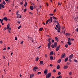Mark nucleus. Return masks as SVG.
I'll return each instance as SVG.
<instances>
[{"label":"nucleus","mask_w":78,"mask_h":78,"mask_svg":"<svg viewBox=\"0 0 78 78\" xmlns=\"http://www.w3.org/2000/svg\"><path fill=\"white\" fill-rule=\"evenodd\" d=\"M54 45L55 47H57V42H56L54 43Z\"/></svg>","instance_id":"9d476101"},{"label":"nucleus","mask_w":78,"mask_h":78,"mask_svg":"<svg viewBox=\"0 0 78 78\" xmlns=\"http://www.w3.org/2000/svg\"><path fill=\"white\" fill-rule=\"evenodd\" d=\"M56 28H58V25H56Z\"/></svg>","instance_id":"603ef678"},{"label":"nucleus","mask_w":78,"mask_h":78,"mask_svg":"<svg viewBox=\"0 0 78 78\" xmlns=\"http://www.w3.org/2000/svg\"><path fill=\"white\" fill-rule=\"evenodd\" d=\"M67 44L68 45H70L72 44V43H71L70 42H67Z\"/></svg>","instance_id":"5701e85b"},{"label":"nucleus","mask_w":78,"mask_h":78,"mask_svg":"<svg viewBox=\"0 0 78 78\" xmlns=\"http://www.w3.org/2000/svg\"><path fill=\"white\" fill-rule=\"evenodd\" d=\"M27 2H26L24 4L25 7H26V6H27Z\"/></svg>","instance_id":"cd10ccee"},{"label":"nucleus","mask_w":78,"mask_h":78,"mask_svg":"<svg viewBox=\"0 0 78 78\" xmlns=\"http://www.w3.org/2000/svg\"><path fill=\"white\" fill-rule=\"evenodd\" d=\"M51 45V44H50V43H48V49H50V48Z\"/></svg>","instance_id":"423d86ee"},{"label":"nucleus","mask_w":78,"mask_h":78,"mask_svg":"<svg viewBox=\"0 0 78 78\" xmlns=\"http://www.w3.org/2000/svg\"><path fill=\"white\" fill-rule=\"evenodd\" d=\"M49 15H50V16H53V15H54V14H53V13H51V14H50Z\"/></svg>","instance_id":"72a5a7b5"},{"label":"nucleus","mask_w":78,"mask_h":78,"mask_svg":"<svg viewBox=\"0 0 78 78\" xmlns=\"http://www.w3.org/2000/svg\"><path fill=\"white\" fill-rule=\"evenodd\" d=\"M50 21L51 22H52V21H53V20H52V17L51 16L50 17Z\"/></svg>","instance_id":"412c9836"},{"label":"nucleus","mask_w":78,"mask_h":78,"mask_svg":"<svg viewBox=\"0 0 78 78\" xmlns=\"http://www.w3.org/2000/svg\"><path fill=\"white\" fill-rule=\"evenodd\" d=\"M3 50H6V48L3 49Z\"/></svg>","instance_id":"338daca9"},{"label":"nucleus","mask_w":78,"mask_h":78,"mask_svg":"<svg viewBox=\"0 0 78 78\" xmlns=\"http://www.w3.org/2000/svg\"><path fill=\"white\" fill-rule=\"evenodd\" d=\"M73 54L69 56V59H72L73 58Z\"/></svg>","instance_id":"20e7f679"},{"label":"nucleus","mask_w":78,"mask_h":78,"mask_svg":"<svg viewBox=\"0 0 78 78\" xmlns=\"http://www.w3.org/2000/svg\"><path fill=\"white\" fill-rule=\"evenodd\" d=\"M65 47H66V48H67V47H68V44H65Z\"/></svg>","instance_id":"c756f323"},{"label":"nucleus","mask_w":78,"mask_h":78,"mask_svg":"<svg viewBox=\"0 0 78 78\" xmlns=\"http://www.w3.org/2000/svg\"><path fill=\"white\" fill-rule=\"evenodd\" d=\"M51 73H48L47 75H46V78H49L50 76H51Z\"/></svg>","instance_id":"f257e3e1"},{"label":"nucleus","mask_w":78,"mask_h":78,"mask_svg":"<svg viewBox=\"0 0 78 78\" xmlns=\"http://www.w3.org/2000/svg\"><path fill=\"white\" fill-rule=\"evenodd\" d=\"M18 13H19V11H17L16 12V15L17 16L18 15H19V14H18Z\"/></svg>","instance_id":"a19ab883"},{"label":"nucleus","mask_w":78,"mask_h":78,"mask_svg":"<svg viewBox=\"0 0 78 78\" xmlns=\"http://www.w3.org/2000/svg\"><path fill=\"white\" fill-rule=\"evenodd\" d=\"M1 6L2 8H5V6L2 4L1 5Z\"/></svg>","instance_id":"bb28decb"},{"label":"nucleus","mask_w":78,"mask_h":78,"mask_svg":"<svg viewBox=\"0 0 78 78\" xmlns=\"http://www.w3.org/2000/svg\"><path fill=\"white\" fill-rule=\"evenodd\" d=\"M39 60V58L38 57H37L36 58V61H37Z\"/></svg>","instance_id":"473e14b6"},{"label":"nucleus","mask_w":78,"mask_h":78,"mask_svg":"<svg viewBox=\"0 0 78 78\" xmlns=\"http://www.w3.org/2000/svg\"><path fill=\"white\" fill-rule=\"evenodd\" d=\"M20 5H23V3H22V2H20Z\"/></svg>","instance_id":"09e8293b"},{"label":"nucleus","mask_w":78,"mask_h":78,"mask_svg":"<svg viewBox=\"0 0 78 78\" xmlns=\"http://www.w3.org/2000/svg\"><path fill=\"white\" fill-rule=\"evenodd\" d=\"M69 74L70 75H72V73H69Z\"/></svg>","instance_id":"6e6d98bb"},{"label":"nucleus","mask_w":78,"mask_h":78,"mask_svg":"<svg viewBox=\"0 0 78 78\" xmlns=\"http://www.w3.org/2000/svg\"><path fill=\"white\" fill-rule=\"evenodd\" d=\"M57 21H56V20H55V21H54V22H55V23H57Z\"/></svg>","instance_id":"13d9d810"},{"label":"nucleus","mask_w":78,"mask_h":78,"mask_svg":"<svg viewBox=\"0 0 78 78\" xmlns=\"http://www.w3.org/2000/svg\"><path fill=\"white\" fill-rule=\"evenodd\" d=\"M67 68H68V66H64V69H67Z\"/></svg>","instance_id":"a211bd4d"},{"label":"nucleus","mask_w":78,"mask_h":78,"mask_svg":"<svg viewBox=\"0 0 78 78\" xmlns=\"http://www.w3.org/2000/svg\"><path fill=\"white\" fill-rule=\"evenodd\" d=\"M3 41H0V44H2Z\"/></svg>","instance_id":"de8ad7c7"},{"label":"nucleus","mask_w":78,"mask_h":78,"mask_svg":"<svg viewBox=\"0 0 78 78\" xmlns=\"http://www.w3.org/2000/svg\"><path fill=\"white\" fill-rule=\"evenodd\" d=\"M60 68V66H59V65H58L57 66V69H59Z\"/></svg>","instance_id":"4be33fe9"},{"label":"nucleus","mask_w":78,"mask_h":78,"mask_svg":"<svg viewBox=\"0 0 78 78\" xmlns=\"http://www.w3.org/2000/svg\"><path fill=\"white\" fill-rule=\"evenodd\" d=\"M26 10H27V9H24V12H25L26 11Z\"/></svg>","instance_id":"e2e57ef3"},{"label":"nucleus","mask_w":78,"mask_h":78,"mask_svg":"<svg viewBox=\"0 0 78 78\" xmlns=\"http://www.w3.org/2000/svg\"><path fill=\"white\" fill-rule=\"evenodd\" d=\"M58 77H59V78H62V76H61V75L59 76Z\"/></svg>","instance_id":"49530a36"},{"label":"nucleus","mask_w":78,"mask_h":78,"mask_svg":"<svg viewBox=\"0 0 78 78\" xmlns=\"http://www.w3.org/2000/svg\"><path fill=\"white\" fill-rule=\"evenodd\" d=\"M51 42H54V40H52Z\"/></svg>","instance_id":"680f3d73"},{"label":"nucleus","mask_w":78,"mask_h":78,"mask_svg":"<svg viewBox=\"0 0 78 78\" xmlns=\"http://www.w3.org/2000/svg\"><path fill=\"white\" fill-rule=\"evenodd\" d=\"M3 5H6V2H5L3 1Z\"/></svg>","instance_id":"c85d7f7f"},{"label":"nucleus","mask_w":78,"mask_h":78,"mask_svg":"<svg viewBox=\"0 0 78 78\" xmlns=\"http://www.w3.org/2000/svg\"><path fill=\"white\" fill-rule=\"evenodd\" d=\"M22 26H20L18 27V29H20V28H21Z\"/></svg>","instance_id":"e433bc0d"},{"label":"nucleus","mask_w":78,"mask_h":78,"mask_svg":"<svg viewBox=\"0 0 78 78\" xmlns=\"http://www.w3.org/2000/svg\"><path fill=\"white\" fill-rule=\"evenodd\" d=\"M52 18L53 19H56V20H57V19H58V18H56L55 16H53Z\"/></svg>","instance_id":"6ab92c4d"},{"label":"nucleus","mask_w":78,"mask_h":78,"mask_svg":"<svg viewBox=\"0 0 78 78\" xmlns=\"http://www.w3.org/2000/svg\"><path fill=\"white\" fill-rule=\"evenodd\" d=\"M48 41H51V38H49L48 39Z\"/></svg>","instance_id":"4c0bfd02"},{"label":"nucleus","mask_w":78,"mask_h":78,"mask_svg":"<svg viewBox=\"0 0 78 78\" xmlns=\"http://www.w3.org/2000/svg\"><path fill=\"white\" fill-rule=\"evenodd\" d=\"M30 8L31 10H33L34 9V7L33 6H30Z\"/></svg>","instance_id":"ddd939ff"},{"label":"nucleus","mask_w":78,"mask_h":78,"mask_svg":"<svg viewBox=\"0 0 78 78\" xmlns=\"http://www.w3.org/2000/svg\"><path fill=\"white\" fill-rule=\"evenodd\" d=\"M50 59H51V60H53V57L52 56H51L50 57Z\"/></svg>","instance_id":"b1692460"},{"label":"nucleus","mask_w":78,"mask_h":78,"mask_svg":"<svg viewBox=\"0 0 78 78\" xmlns=\"http://www.w3.org/2000/svg\"><path fill=\"white\" fill-rule=\"evenodd\" d=\"M4 19L5 20V21H8V18H7V17H5L4 18Z\"/></svg>","instance_id":"4468645a"},{"label":"nucleus","mask_w":78,"mask_h":78,"mask_svg":"<svg viewBox=\"0 0 78 78\" xmlns=\"http://www.w3.org/2000/svg\"><path fill=\"white\" fill-rule=\"evenodd\" d=\"M42 30H43V28H40L39 29V31H42Z\"/></svg>","instance_id":"393cba45"},{"label":"nucleus","mask_w":78,"mask_h":78,"mask_svg":"<svg viewBox=\"0 0 78 78\" xmlns=\"http://www.w3.org/2000/svg\"><path fill=\"white\" fill-rule=\"evenodd\" d=\"M3 19H2V20H1V23H2V22H3Z\"/></svg>","instance_id":"58836bf2"},{"label":"nucleus","mask_w":78,"mask_h":78,"mask_svg":"<svg viewBox=\"0 0 78 78\" xmlns=\"http://www.w3.org/2000/svg\"><path fill=\"white\" fill-rule=\"evenodd\" d=\"M67 61H68V58H66L64 61L65 62H67Z\"/></svg>","instance_id":"f3484780"},{"label":"nucleus","mask_w":78,"mask_h":78,"mask_svg":"<svg viewBox=\"0 0 78 78\" xmlns=\"http://www.w3.org/2000/svg\"><path fill=\"white\" fill-rule=\"evenodd\" d=\"M53 72L54 73H55L56 72V70L55 69H53Z\"/></svg>","instance_id":"ea45409f"},{"label":"nucleus","mask_w":78,"mask_h":78,"mask_svg":"<svg viewBox=\"0 0 78 78\" xmlns=\"http://www.w3.org/2000/svg\"><path fill=\"white\" fill-rule=\"evenodd\" d=\"M58 30H61V27L60 26H59L58 27Z\"/></svg>","instance_id":"c9c22d12"},{"label":"nucleus","mask_w":78,"mask_h":78,"mask_svg":"<svg viewBox=\"0 0 78 78\" xmlns=\"http://www.w3.org/2000/svg\"><path fill=\"white\" fill-rule=\"evenodd\" d=\"M30 14H33V13L31 12H29Z\"/></svg>","instance_id":"69168bd1"},{"label":"nucleus","mask_w":78,"mask_h":78,"mask_svg":"<svg viewBox=\"0 0 78 78\" xmlns=\"http://www.w3.org/2000/svg\"><path fill=\"white\" fill-rule=\"evenodd\" d=\"M23 43V41H22L21 42V44H22Z\"/></svg>","instance_id":"864d4df0"},{"label":"nucleus","mask_w":78,"mask_h":78,"mask_svg":"<svg viewBox=\"0 0 78 78\" xmlns=\"http://www.w3.org/2000/svg\"><path fill=\"white\" fill-rule=\"evenodd\" d=\"M15 41H17V37H16L15 38Z\"/></svg>","instance_id":"5fc2aeb1"},{"label":"nucleus","mask_w":78,"mask_h":78,"mask_svg":"<svg viewBox=\"0 0 78 78\" xmlns=\"http://www.w3.org/2000/svg\"><path fill=\"white\" fill-rule=\"evenodd\" d=\"M58 75H61V72H59L58 73Z\"/></svg>","instance_id":"37998d69"},{"label":"nucleus","mask_w":78,"mask_h":78,"mask_svg":"<svg viewBox=\"0 0 78 78\" xmlns=\"http://www.w3.org/2000/svg\"><path fill=\"white\" fill-rule=\"evenodd\" d=\"M56 51H58L59 50V48H60V45H59L57 47H56Z\"/></svg>","instance_id":"39448f33"},{"label":"nucleus","mask_w":78,"mask_h":78,"mask_svg":"<svg viewBox=\"0 0 78 78\" xmlns=\"http://www.w3.org/2000/svg\"><path fill=\"white\" fill-rule=\"evenodd\" d=\"M55 40H56V41H57V42H58V37H55Z\"/></svg>","instance_id":"a878e982"},{"label":"nucleus","mask_w":78,"mask_h":78,"mask_svg":"<svg viewBox=\"0 0 78 78\" xmlns=\"http://www.w3.org/2000/svg\"><path fill=\"white\" fill-rule=\"evenodd\" d=\"M16 17L17 18H19V16H20L19 17V18H21L22 17V15H21L19 14H18V15Z\"/></svg>","instance_id":"1a4fd4ad"},{"label":"nucleus","mask_w":78,"mask_h":78,"mask_svg":"<svg viewBox=\"0 0 78 78\" xmlns=\"http://www.w3.org/2000/svg\"><path fill=\"white\" fill-rule=\"evenodd\" d=\"M17 23H19V24L20 23V22L18 21H17Z\"/></svg>","instance_id":"8fccbe9b"},{"label":"nucleus","mask_w":78,"mask_h":78,"mask_svg":"<svg viewBox=\"0 0 78 78\" xmlns=\"http://www.w3.org/2000/svg\"><path fill=\"white\" fill-rule=\"evenodd\" d=\"M37 69H38V67H37V66L34 67V68L33 70H34V71H35V72H36V70H37Z\"/></svg>","instance_id":"7ed1b4c3"},{"label":"nucleus","mask_w":78,"mask_h":78,"mask_svg":"<svg viewBox=\"0 0 78 78\" xmlns=\"http://www.w3.org/2000/svg\"><path fill=\"white\" fill-rule=\"evenodd\" d=\"M9 24L8 23L7 26V28H6V27H4V31H6V29L8 30V29H9Z\"/></svg>","instance_id":"f03ea898"},{"label":"nucleus","mask_w":78,"mask_h":78,"mask_svg":"<svg viewBox=\"0 0 78 78\" xmlns=\"http://www.w3.org/2000/svg\"><path fill=\"white\" fill-rule=\"evenodd\" d=\"M40 62L41 64H43V61H41Z\"/></svg>","instance_id":"2f4dec72"},{"label":"nucleus","mask_w":78,"mask_h":78,"mask_svg":"<svg viewBox=\"0 0 78 78\" xmlns=\"http://www.w3.org/2000/svg\"><path fill=\"white\" fill-rule=\"evenodd\" d=\"M40 74H41V72H38L37 73V74L38 75H40Z\"/></svg>","instance_id":"f704fd0d"},{"label":"nucleus","mask_w":78,"mask_h":78,"mask_svg":"<svg viewBox=\"0 0 78 78\" xmlns=\"http://www.w3.org/2000/svg\"><path fill=\"white\" fill-rule=\"evenodd\" d=\"M34 76V74H30V78H31L32 77H33V76Z\"/></svg>","instance_id":"6e6552de"},{"label":"nucleus","mask_w":78,"mask_h":78,"mask_svg":"<svg viewBox=\"0 0 78 78\" xmlns=\"http://www.w3.org/2000/svg\"><path fill=\"white\" fill-rule=\"evenodd\" d=\"M76 32H78V28H77L76 29Z\"/></svg>","instance_id":"79ce46f5"},{"label":"nucleus","mask_w":78,"mask_h":78,"mask_svg":"<svg viewBox=\"0 0 78 78\" xmlns=\"http://www.w3.org/2000/svg\"><path fill=\"white\" fill-rule=\"evenodd\" d=\"M50 19H49L48 20L46 21V25H47V24H48V22H49L50 21Z\"/></svg>","instance_id":"f8f14e48"},{"label":"nucleus","mask_w":78,"mask_h":78,"mask_svg":"<svg viewBox=\"0 0 78 78\" xmlns=\"http://www.w3.org/2000/svg\"><path fill=\"white\" fill-rule=\"evenodd\" d=\"M50 67H53V65L51 64H50Z\"/></svg>","instance_id":"4d7b16f0"},{"label":"nucleus","mask_w":78,"mask_h":78,"mask_svg":"<svg viewBox=\"0 0 78 78\" xmlns=\"http://www.w3.org/2000/svg\"><path fill=\"white\" fill-rule=\"evenodd\" d=\"M43 25H45V23L44 22H43Z\"/></svg>","instance_id":"0e129e2a"},{"label":"nucleus","mask_w":78,"mask_h":78,"mask_svg":"<svg viewBox=\"0 0 78 78\" xmlns=\"http://www.w3.org/2000/svg\"><path fill=\"white\" fill-rule=\"evenodd\" d=\"M44 73L45 75H47V74L48 73V70L47 69H45L44 71Z\"/></svg>","instance_id":"0eeeda50"},{"label":"nucleus","mask_w":78,"mask_h":78,"mask_svg":"<svg viewBox=\"0 0 78 78\" xmlns=\"http://www.w3.org/2000/svg\"><path fill=\"white\" fill-rule=\"evenodd\" d=\"M7 49L8 50H9V49H10V48L9 47H8Z\"/></svg>","instance_id":"bf43d9fd"},{"label":"nucleus","mask_w":78,"mask_h":78,"mask_svg":"<svg viewBox=\"0 0 78 78\" xmlns=\"http://www.w3.org/2000/svg\"><path fill=\"white\" fill-rule=\"evenodd\" d=\"M68 42H71V39H70V38H68Z\"/></svg>","instance_id":"2eb2a0df"},{"label":"nucleus","mask_w":78,"mask_h":78,"mask_svg":"<svg viewBox=\"0 0 78 78\" xmlns=\"http://www.w3.org/2000/svg\"><path fill=\"white\" fill-rule=\"evenodd\" d=\"M65 56H66V54H65L62 55L61 57V58H63Z\"/></svg>","instance_id":"9b49d317"},{"label":"nucleus","mask_w":78,"mask_h":78,"mask_svg":"<svg viewBox=\"0 0 78 78\" xmlns=\"http://www.w3.org/2000/svg\"><path fill=\"white\" fill-rule=\"evenodd\" d=\"M51 47L52 48H55V46L53 44H52L51 45Z\"/></svg>","instance_id":"7c9ffc66"},{"label":"nucleus","mask_w":78,"mask_h":78,"mask_svg":"<svg viewBox=\"0 0 78 78\" xmlns=\"http://www.w3.org/2000/svg\"><path fill=\"white\" fill-rule=\"evenodd\" d=\"M69 60L70 62H72V60L71 59H70V58H69Z\"/></svg>","instance_id":"052dcab7"},{"label":"nucleus","mask_w":78,"mask_h":78,"mask_svg":"<svg viewBox=\"0 0 78 78\" xmlns=\"http://www.w3.org/2000/svg\"><path fill=\"white\" fill-rule=\"evenodd\" d=\"M8 3H10V2H11V1L9 0H8Z\"/></svg>","instance_id":"a18cd8bd"},{"label":"nucleus","mask_w":78,"mask_h":78,"mask_svg":"<svg viewBox=\"0 0 78 78\" xmlns=\"http://www.w3.org/2000/svg\"><path fill=\"white\" fill-rule=\"evenodd\" d=\"M58 32L59 33V32H60V30H58Z\"/></svg>","instance_id":"774afa93"},{"label":"nucleus","mask_w":78,"mask_h":78,"mask_svg":"<svg viewBox=\"0 0 78 78\" xmlns=\"http://www.w3.org/2000/svg\"><path fill=\"white\" fill-rule=\"evenodd\" d=\"M61 62V59H60L58 61V63H60V62Z\"/></svg>","instance_id":"aec40b11"},{"label":"nucleus","mask_w":78,"mask_h":78,"mask_svg":"<svg viewBox=\"0 0 78 78\" xmlns=\"http://www.w3.org/2000/svg\"><path fill=\"white\" fill-rule=\"evenodd\" d=\"M53 51H51L50 52V56L51 55H53Z\"/></svg>","instance_id":"dca6fc26"},{"label":"nucleus","mask_w":78,"mask_h":78,"mask_svg":"<svg viewBox=\"0 0 78 78\" xmlns=\"http://www.w3.org/2000/svg\"><path fill=\"white\" fill-rule=\"evenodd\" d=\"M74 62H77V60H74Z\"/></svg>","instance_id":"3c124183"},{"label":"nucleus","mask_w":78,"mask_h":78,"mask_svg":"<svg viewBox=\"0 0 78 78\" xmlns=\"http://www.w3.org/2000/svg\"><path fill=\"white\" fill-rule=\"evenodd\" d=\"M58 5H60V6H61V4L60 3H58Z\"/></svg>","instance_id":"c03bdc74"}]
</instances>
